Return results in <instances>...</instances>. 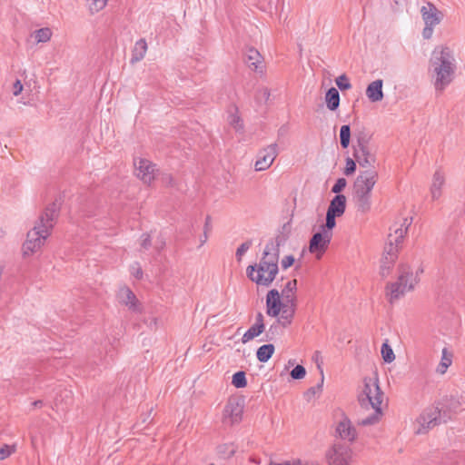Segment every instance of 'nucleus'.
<instances>
[{"instance_id": "e2e57ef3", "label": "nucleus", "mask_w": 465, "mask_h": 465, "mask_svg": "<svg viewBox=\"0 0 465 465\" xmlns=\"http://www.w3.org/2000/svg\"><path fill=\"white\" fill-rule=\"evenodd\" d=\"M289 227V223H284L283 226H282V231H286Z\"/></svg>"}, {"instance_id": "a878e982", "label": "nucleus", "mask_w": 465, "mask_h": 465, "mask_svg": "<svg viewBox=\"0 0 465 465\" xmlns=\"http://www.w3.org/2000/svg\"><path fill=\"white\" fill-rule=\"evenodd\" d=\"M275 347L272 343L260 346L256 351V357L260 362H267L274 353Z\"/></svg>"}, {"instance_id": "a211bd4d", "label": "nucleus", "mask_w": 465, "mask_h": 465, "mask_svg": "<svg viewBox=\"0 0 465 465\" xmlns=\"http://www.w3.org/2000/svg\"><path fill=\"white\" fill-rule=\"evenodd\" d=\"M383 81L381 79H377L371 82L366 88V96L368 99L372 102H380L383 99Z\"/></svg>"}, {"instance_id": "f257e3e1", "label": "nucleus", "mask_w": 465, "mask_h": 465, "mask_svg": "<svg viewBox=\"0 0 465 465\" xmlns=\"http://www.w3.org/2000/svg\"><path fill=\"white\" fill-rule=\"evenodd\" d=\"M287 238V235L281 233L266 244L260 262L246 268V275L250 281L264 287H269L273 282L279 272L280 246Z\"/></svg>"}, {"instance_id": "de8ad7c7", "label": "nucleus", "mask_w": 465, "mask_h": 465, "mask_svg": "<svg viewBox=\"0 0 465 465\" xmlns=\"http://www.w3.org/2000/svg\"><path fill=\"white\" fill-rule=\"evenodd\" d=\"M347 181L345 178H339L337 179L336 183L331 188V192L337 194H340V193L346 187Z\"/></svg>"}, {"instance_id": "4be33fe9", "label": "nucleus", "mask_w": 465, "mask_h": 465, "mask_svg": "<svg viewBox=\"0 0 465 465\" xmlns=\"http://www.w3.org/2000/svg\"><path fill=\"white\" fill-rule=\"evenodd\" d=\"M445 183L444 174L440 171H436L433 174L432 184L430 187L431 197L437 200L441 195V188Z\"/></svg>"}, {"instance_id": "6e6552de", "label": "nucleus", "mask_w": 465, "mask_h": 465, "mask_svg": "<svg viewBox=\"0 0 465 465\" xmlns=\"http://www.w3.org/2000/svg\"><path fill=\"white\" fill-rule=\"evenodd\" d=\"M378 180V173L374 169L361 172L353 183L354 194H371Z\"/></svg>"}, {"instance_id": "f704fd0d", "label": "nucleus", "mask_w": 465, "mask_h": 465, "mask_svg": "<svg viewBox=\"0 0 465 465\" xmlns=\"http://www.w3.org/2000/svg\"><path fill=\"white\" fill-rule=\"evenodd\" d=\"M232 383L237 389H242V388L246 387L247 381H246V374H245V372L242 371L235 372L232 375Z\"/></svg>"}, {"instance_id": "a19ab883", "label": "nucleus", "mask_w": 465, "mask_h": 465, "mask_svg": "<svg viewBox=\"0 0 465 465\" xmlns=\"http://www.w3.org/2000/svg\"><path fill=\"white\" fill-rule=\"evenodd\" d=\"M393 264L394 262H390V260L385 259V257L381 259V263L380 267V274L381 275V277L384 278L390 274Z\"/></svg>"}, {"instance_id": "72a5a7b5", "label": "nucleus", "mask_w": 465, "mask_h": 465, "mask_svg": "<svg viewBox=\"0 0 465 465\" xmlns=\"http://www.w3.org/2000/svg\"><path fill=\"white\" fill-rule=\"evenodd\" d=\"M282 320H276L275 322H273L269 329L267 330L265 333V341H272L274 340L278 335L281 333V323Z\"/></svg>"}, {"instance_id": "49530a36", "label": "nucleus", "mask_w": 465, "mask_h": 465, "mask_svg": "<svg viewBox=\"0 0 465 465\" xmlns=\"http://www.w3.org/2000/svg\"><path fill=\"white\" fill-rule=\"evenodd\" d=\"M229 124L235 129L241 130L242 129V119L236 114H231L229 115Z\"/></svg>"}, {"instance_id": "052dcab7", "label": "nucleus", "mask_w": 465, "mask_h": 465, "mask_svg": "<svg viewBox=\"0 0 465 465\" xmlns=\"http://www.w3.org/2000/svg\"><path fill=\"white\" fill-rule=\"evenodd\" d=\"M32 404H33L34 407H42L43 406V401L38 400V401H35Z\"/></svg>"}, {"instance_id": "603ef678", "label": "nucleus", "mask_w": 465, "mask_h": 465, "mask_svg": "<svg viewBox=\"0 0 465 465\" xmlns=\"http://www.w3.org/2000/svg\"><path fill=\"white\" fill-rule=\"evenodd\" d=\"M22 91H23V84H22L20 80H16L14 83V85H13V94H14V95L15 96L19 95Z\"/></svg>"}, {"instance_id": "864d4df0", "label": "nucleus", "mask_w": 465, "mask_h": 465, "mask_svg": "<svg viewBox=\"0 0 465 465\" xmlns=\"http://www.w3.org/2000/svg\"><path fill=\"white\" fill-rule=\"evenodd\" d=\"M434 25H426L423 29L422 35L425 39H430L432 35Z\"/></svg>"}, {"instance_id": "5701e85b", "label": "nucleus", "mask_w": 465, "mask_h": 465, "mask_svg": "<svg viewBox=\"0 0 465 465\" xmlns=\"http://www.w3.org/2000/svg\"><path fill=\"white\" fill-rule=\"evenodd\" d=\"M371 194H354L353 199L357 212L367 213L371 207Z\"/></svg>"}, {"instance_id": "1a4fd4ad", "label": "nucleus", "mask_w": 465, "mask_h": 465, "mask_svg": "<svg viewBox=\"0 0 465 465\" xmlns=\"http://www.w3.org/2000/svg\"><path fill=\"white\" fill-rule=\"evenodd\" d=\"M243 403L236 398H230L223 413V423L227 426H233L242 419Z\"/></svg>"}, {"instance_id": "c756f323", "label": "nucleus", "mask_w": 465, "mask_h": 465, "mask_svg": "<svg viewBox=\"0 0 465 465\" xmlns=\"http://www.w3.org/2000/svg\"><path fill=\"white\" fill-rule=\"evenodd\" d=\"M371 140V136L364 131H359L356 134V145L353 146L354 149H359L361 152H365V149L369 148V143Z\"/></svg>"}, {"instance_id": "2eb2a0df", "label": "nucleus", "mask_w": 465, "mask_h": 465, "mask_svg": "<svg viewBox=\"0 0 465 465\" xmlns=\"http://www.w3.org/2000/svg\"><path fill=\"white\" fill-rule=\"evenodd\" d=\"M296 305V297L293 295H287L286 301L283 300V305L280 312L281 316L278 317V320H282L281 323L283 328L292 323L295 314Z\"/></svg>"}, {"instance_id": "58836bf2", "label": "nucleus", "mask_w": 465, "mask_h": 465, "mask_svg": "<svg viewBox=\"0 0 465 465\" xmlns=\"http://www.w3.org/2000/svg\"><path fill=\"white\" fill-rule=\"evenodd\" d=\"M335 83L341 91H346L351 88V84L349 78L345 74L336 78Z\"/></svg>"}, {"instance_id": "f03ea898", "label": "nucleus", "mask_w": 465, "mask_h": 465, "mask_svg": "<svg viewBox=\"0 0 465 465\" xmlns=\"http://www.w3.org/2000/svg\"><path fill=\"white\" fill-rule=\"evenodd\" d=\"M60 204L55 201L50 203L38 218L34 228L27 232V239L23 245L25 255H30L36 252L44 244L51 234L58 218Z\"/></svg>"}, {"instance_id": "7ed1b4c3", "label": "nucleus", "mask_w": 465, "mask_h": 465, "mask_svg": "<svg viewBox=\"0 0 465 465\" xmlns=\"http://www.w3.org/2000/svg\"><path fill=\"white\" fill-rule=\"evenodd\" d=\"M383 391L379 386L378 378L365 377L363 379L362 391L358 395V402L362 410H373V412L366 417L359 418V426H371L377 424L382 416L381 403Z\"/></svg>"}, {"instance_id": "aec40b11", "label": "nucleus", "mask_w": 465, "mask_h": 465, "mask_svg": "<svg viewBox=\"0 0 465 465\" xmlns=\"http://www.w3.org/2000/svg\"><path fill=\"white\" fill-rule=\"evenodd\" d=\"M353 156L361 167H370L376 162V157L370 151V148L365 149V152H361L359 149H354Z\"/></svg>"}, {"instance_id": "6ab92c4d", "label": "nucleus", "mask_w": 465, "mask_h": 465, "mask_svg": "<svg viewBox=\"0 0 465 465\" xmlns=\"http://www.w3.org/2000/svg\"><path fill=\"white\" fill-rule=\"evenodd\" d=\"M346 210V197L343 194H336L330 202L328 213L341 216Z\"/></svg>"}, {"instance_id": "2f4dec72", "label": "nucleus", "mask_w": 465, "mask_h": 465, "mask_svg": "<svg viewBox=\"0 0 465 465\" xmlns=\"http://www.w3.org/2000/svg\"><path fill=\"white\" fill-rule=\"evenodd\" d=\"M236 452V448L232 443H223L217 447V453L223 459H230Z\"/></svg>"}, {"instance_id": "e433bc0d", "label": "nucleus", "mask_w": 465, "mask_h": 465, "mask_svg": "<svg viewBox=\"0 0 465 465\" xmlns=\"http://www.w3.org/2000/svg\"><path fill=\"white\" fill-rule=\"evenodd\" d=\"M381 352L385 362L391 363L395 360V354L387 341L381 345Z\"/></svg>"}, {"instance_id": "4468645a", "label": "nucleus", "mask_w": 465, "mask_h": 465, "mask_svg": "<svg viewBox=\"0 0 465 465\" xmlns=\"http://www.w3.org/2000/svg\"><path fill=\"white\" fill-rule=\"evenodd\" d=\"M336 436L341 440L353 442L357 437L356 429L351 424V420L343 415L342 419L338 422L336 426Z\"/></svg>"}, {"instance_id": "0e129e2a", "label": "nucleus", "mask_w": 465, "mask_h": 465, "mask_svg": "<svg viewBox=\"0 0 465 465\" xmlns=\"http://www.w3.org/2000/svg\"><path fill=\"white\" fill-rule=\"evenodd\" d=\"M163 245H164V242H162L161 244H159L158 249H159V250H160V249H162V248L163 247Z\"/></svg>"}, {"instance_id": "5fc2aeb1", "label": "nucleus", "mask_w": 465, "mask_h": 465, "mask_svg": "<svg viewBox=\"0 0 465 465\" xmlns=\"http://www.w3.org/2000/svg\"><path fill=\"white\" fill-rule=\"evenodd\" d=\"M163 182L168 186H173V178L171 174H164L163 176Z\"/></svg>"}, {"instance_id": "bb28decb", "label": "nucleus", "mask_w": 465, "mask_h": 465, "mask_svg": "<svg viewBox=\"0 0 465 465\" xmlns=\"http://www.w3.org/2000/svg\"><path fill=\"white\" fill-rule=\"evenodd\" d=\"M452 352L449 351L447 348H443L441 360L439 366L437 367L438 373L444 374L447 371V369L452 363Z\"/></svg>"}, {"instance_id": "37998d69", "label": "nucleus", "mask_w": 465, "mask_h": 465, "mask_svg": "<svg viewBox=\"0 0 465 465\" xmlns=\"http://www.w3.org/2000/svg\"><path fill=\"white\" fill-rule=\"evenodd\" d=\"M293 380H301L306 375V370L302 365H296L290 373Z\"/></svg>"}, {"instance_id": "c85d7f7f", "label": "nucleus", "mask_w": 465, "mask_h": 465, "mask_svg": "<svg viewBox=\"0 0 465 465\" xmlns=\"http://www.w3.org/2000/svg\"><path fill=\"white\" fill-rule=\"evenodd\" d=\"M122 302L128 306L130 309L135 310L137 299L134 293L129 289L124 288L120 292Z\"/></svg>"}, {"instance_id": "f8f14e48", "label": "nucleus", "mask_w": 465, "mask_h": 465, "mask_svg": "<svg viewBox=\"0 0 465 465\" xmlns=\"http://www.w3.org/2000/svg\"><path fill=\"white\" fill-rule=\"evenodd\" d=\"M331 236V232L326 230L315 232L310 240L309 251L312 253H323L328 248Z\"/></svg>"}, {"instance_id": "680f3d73", "label": "nucleus", "mask_w": 465, "mask_h": 465, "mask_svg": "<svg viewBox=\"0 0 465 465\" xmlns=\"http://www.w3.org/2000/svg\"><path fill=\"white\" fill-rule=\"evenodd\" d=\"M152 411H153V408H151L149 413L143 418V423L146 422L150 419V414H151Z\"/></svg>"}, {"instance_id": "473e14b6", "label": "nucleus", "mask_w": 465, "mask_h": 465, "mask_svg": "<svg viewBox=\"0 0 465 465\" xmlns=\"http://www.w3.org/2000/svg\"><path fill=\"white\" fill-rule=\"evenodd\" d=\"M351 142V127L349 124H344L340 129V143L343 149L349 147Z\"/></svg>"}, {"instance_id": "20e7f679", "label": "nucleus", "mask_w": 465, "mask_h": 465, "mask_svg": "<svg viewBox=\"0 0 465 465\" xmlns=\"http://www.w3.org/2000/svg\"><path fill=\"white\" fill-rule=\"evenodd\" d=\"M432 71L436 76L434 86L442 91L454 77L456 64L452 51L448 46L436 47L430 58Z\"/></svg>"}, {"instance_id": "39448f33", "label": "nucleus", "mask_w": 465, "mask_h": 465, "mask_svg": "<svg viewBox=\"0 0 465 465\" xmlns=\"http://www.w3.org/2000/svg\"><path fill=\"white\" fill-rule=\"evenodd\" d=\"M411 223V221L409 222L408 219L405 218L401 226L394 230V235L391 233L389 234V242L385 246L383 257H385L387 260H390V262H395L398 257L397 253L399 244L401 242L403 237L405 236Z\"/></svg>"}, {"instance_id": "c9c22d12", "label": "nucleus", "mask_w": 465, "mask_h": 465, "mask_svg": "<svg viewBox=\"0 0 465 465\" xmlns=\"http://www.w3.org/2000/svg\"><path fill=\"white\" fill-rule=\"evenodd\" d=\"M52 31L48 27L38 29L35 32V38L37 43H45L50 40Z\"/></svg>"}, {"instance_id": "dca6fc26", "label": "nucleus", "mask_w": 465, "mask_h": 465, "mask_svg": "<svg viewBox=\"0 0 465 465\" xmlns=\"http://www.w3.org/2000/svg\"><path fill=\"white\" fill-rule=\"evenodd\" d=\"M283 301H281V295L278 290L272 289L266 295V313L271 317H278L282 308Z\"/></svg>"}, {"instance_id": "9d476101", "label": "nucleus", "mask_w": 465, "mask_h": 465, "mask_svg": "<svg viewBox=\"0 0 465 465\" xmlns=\"http://www.w3.org/2000/svg\"><path fill=\"white\" fill-rule=\"evenodd\" d=\"M440 411L438 408H430L425 410L417 419L419 428L416 430L417 434L426 433L429 430L439 425L441 420L440 419Z\"/></svg>"}, {"instance_id": "09e8293b", "label": "nucleus", "mask_w": 465, "mask_h": 465, "mask_svg": "<svg viewBox=\"0 0 465 465\" xmlns=\"http://www.w3.org/2000/svg\"><path fill=\"white\" fill-rule=\"evenodd\" d=\"M356 170V163L353 159L348 157L346 159V165L344 169V174L349 176L351 175Z\"/></svg>"}, {"instance_id": "9b49d317", "label": "nucleus", "mask_w": 465, "mask_h": 465, "mask_svg": "<svg viewBox=\"0 0 465 465\" xmlns=\"http://www.w3.org/2000/svg\"><path fill=\"white\" fill-rule=\"evenodd\" d=\"M278 155V144L272 143L257 153V160L254 163L255 171H265L271 167Z\"/></svg>"}, {"instance_id": "423d86ee", "label": "nucleus", "mask_w": 465, "mask_h": 465, "mask_svg": "<svg viewBox=\"0 0 465 465\" xmlns=\"http://www.w3.org/2000/svg\"><path fill=\"white\" fill-rule=\"evenodd\" d=\"M387 289L390 290V292L388 293L390 295L389 301L392 303L395 300H398L401 296L404 295L406 292L413 289L412 272L409 270H402L398 281L388 284Z\"/></svg>"}, {"instance_id": "79ce46f5", "label": "nucleus", "mask_w": 465, "mask_h": 465, "mask_svg": "<svg viewBox=\"0 0 465 465\" xmlns=\"http://www.w3.org/2000/svg\"><path fill=\"white\" fill-rule=\"evenodd\" d=\"M89 8L92 13L99 12L102 10L107 3V0H87Z\"/></svg>"}, {"instance_id": "412c9836", "label": "nucleus", "mask_w": 465, "mask_h": 465, "mask_svg": "<svg viewBox=\"0 0 465 465\" xmlns=\"http://www.w3.org/2000/svg\"><path fill=\"white\" fill-rule=\"evenodd\" d=\"M262 57L261 54L253 47L248 48L246 52V64L253 71H261L262 72Z\"/></svg>"}, {"instance_id": "a18cd8bd", "label": "nucleus", "mask_w": 465, "mask_h": 465, "mask_svg": "<svg viewBox=\"0 0 465 465\" xmlns=\"http://www.w3.org/2000/svg\"><path fill=\"white\" fill-rule=\"evenodd\" d=\"M252 245V242L251 240H248L244 242H242L236 250V258L238 261H241L242 256L251 248Z\"/></svg>"}, {"instance_id": "4c0bfd02", "label": "nucleus", "mask_w": 465, "mask_h": 465, "mask_svg": "<svg viewBox=\"0 0 465 465\" xmlns=\"http://www.w3.org/2000/svg\"><path fill=\"white\" fill-rule=\"evenodd\" d=\"M297 290V280L296 279H293L292 281H289L284 288L282 289V298L284 301H286V296L287 295H293L294 296V292H296Z\"/></svg>"}, {"instance_id": "13d9d810", "label": "nucleus", "mask_w": 465, "mask_h": 465, "mask_svg": "<svg viewBox=\"0 0 465 465\" xmlns=\"http://www.w3.org/2000/svg\"><path fill=\"white\" fill-rule=\"evenodd\" d=\"M292 465H318L317 463L303 462L301 460H295L292 461Z\"/></svg>"}, {"instance_id": "69168bd1", "label": "nucleus", "mask_w": 465, "mask_h": 465, "mask_svg": "<svg viewBox=\"0 0 465 465\" xmlns=\"http://www.w3.org/2000/svg\"><path fill=\"white\" fill-rule=\"evenodd\" d=\"M163 245H164V242H162L161 244H159L158 249H159V250H160V249H162V248L163 247Z\"/></svg>"}, {"instance_id": "cd10ccee", "label": "nucleus", "mask_w": 465, "mask_h": 465, "mask_svg": "<svg viewBox=\"0 0 465 465\" xmlns=\"http://www.w3.org/2000/svg\"><path fill=\"white\" fill-rule=\"evenodd\" d=\"M264 330H265V326H262L261 324H253L242 335V342L247 343L251 340L261 335L264 331Z\"/></svg>"}, {"instance_id": "7c9ffc66", "label": "nucleus", "mask_w": 465, "mask_h": 465, "mask_svg": "<svg viewBox=\"0 0 465 465\" xmlns=\"http://www.w3.org/2000/svg\"><path fill=\"white\" fill-rule=\"evenodd\" d=\"M317 366L318 368L320 369V371H321V381L320 383L317 384V386L315 387H311L309 388L305 392H304V399L307 401H310L312 398L315 397V395L317 393H320L322 391V385H323V381H324V375H323V371L322 369L321 368V365L320 363H317Z\"/></svg>"}, {"instance_id": "c03bdc74", "label": "nucleus", "mask_w": 465, "mask_h": 465, "mask_svg": "<svg viewBox=\"0 0 465 465\" xmlns=\"http://www.w3.org/2000/svg\"><path fill=\"white\" fill-rule=\"evenodd\" d=\"M15 451V445L4 444L0 446V460H5Z\"/></svg>"}, {"instance_id": "b1692460", "label": "nucleus", "mask_w": 465, "mask_h": 465, "mask_svg": "<svg viewBox=\"0 0 465 465\" xmlns=\"http://www.w3.org/2000/svg\"><path fill=\"white\" fill-rule=\"evenodd\" d=\"M146 52H147V43H146L145 39L142 38V39L138 40L134 45V47L132 51V58L130 60L131 64H134L141 61L142 59H143Z\"/></svg>"}, {"instance_id": "393cba45", "label": "nucleus", "mask_w": 465, "mask_h": 465, "mask_svg": "<svg viewBox=\"0 0 465 465\" xmlns=\"http://www.w3.org/2000/svg\"><path fill=\"white\" fill-rule=\"evenodd\" d=\"M325 101L329 110L335 111L340 105V94L334 87H331L325 94Z\"/></svg>"}, {"instance_id": "ddd939ff", "label": "nucleus", "mask_w": 465, "mask_h": 465, "mask_svg": "<svg viewBox=\"0 0 465 465\" xmlns=\"http://www.w3.org/2000/svg\"><path fill=\"white\" fill-rule=\"evenodd\" d=\"M137 171V176L145 183L150 184L155 177L157 171L155 164L147 159H139V162H134Z\"/></svg>"}, {"instance_id": "3c124183", "label": "nucleus", "mask_w": 465, "mask_h": 465, "mask_svg": "<svg viewBox=\"0 0 465 465\" xmlns=\"http://www.w3.org/2000/svg\"><path fill=\"white\" fill-rule=\"evenodd\" d=\"M141 238H142L141 246L143 249L148 250L152 245V239H151L150 234L143 233V234H142Z\"/></svg>"}, {"instance_id": "774afa93", "label": "nucleus", "mask_w": 465, "mask_h": 465, "mask_svg": "<svg viewBox=\"0 0 465 465\" xmlns=\"http://www.w3.org/2000/svg\"><path fill=\"white\" fill-rule=\"evenodd\" d=\"M318 355H319V351H316L315 356L318 357Z\"/></svg>"}, {"instance_id": "bf43d9fd", "label": "nucleus", "mask_w": 465, "mask_h": 465, "mask_svg": "<svg viewBox=\"0 0 465 465\" xmlns=\"http://www.w3.org/2000/svg\"><path fill=\"white\" fill-rule=\"evenodd\" d=\"M134 275L135 276V278H137V279H141V278H142V276H143V271H142V269H141V268H138V269L136 270V272L134 273Z\"/></svg>"}, {"instance_id": "4d7b16f0", "label": "nucleus", "mask_w": 465, "mask_h": 465, "mask_svg": "<svg viewBox=\"0 0 465 465\" xmlns=\"http://www.w3.org/2000/svg\"><path fill=\"white\" fill-rule=\"evenodd\" d=\"M260 94L265 101H268L270 97V90L268 88H262L260 90Z\"/></svg>"}, {"instance_id": "338daca9", "label": "nucleus", "mask_w": 465, "mask_h": 465, "mask_svg": "<svg viewBox=\"0 0 465 465\" xmlns=\"http://www.w3.org/2000/svg\"><path fill=\"white\" fill-rule=\"evenodd\" d=\"M209 220H210V217H209V216H207V218H206V223H205V226H207V225H208V222H209Z\"/></svg>"}, {"instance_id": "0eeeda50", "label": "nucleus", "mask_w": 465, "mask_h": 465, "mask_svg": "<svg viewBox=\"0 0 465 465\" xmlns=\"http://www.w3.org/2000/svg\"><path fill=\"white\" fill-rule=\"evenodd\" d=\"M351 449L350 445L335 442L328 450L326 457L329 465H350L351 460Z\"/></svg>"}, {"instance_id": "8fccbe9b", "label": "nucleus", "mask_w": 465, "mask_h": 465, "mask_svg": "<svg viewBox=\"0 0 465 465\" xmlns=\"http://www.w3.org/2000/svg\"><path fill=\"white\" fill-rule=\"evenodd\" d=\"M295 262V258L293 255H287L284 258H282L281 264L282 267L286 270L289 267L292 266Z\"/></svg>"}, {"instance_id": "6e6d98bb", "label": "nucleus", "mask_w": 465, "mask_h": 465, "mask_svg": "<svg viewBox=\"0 0 465 465\" xmlns=\"http://www.w3.org/2000/svg\"><path fill=\"white\" fill-rule=\"evenodd\" d=\"M254 324H261L262 326H265L264 324V317L262 312H258L255 317V323Z\"/></svg>"}, {"instance_id": "ea45409f", "label": "nucleus", "mask_w": 465, "mask_h": 465, "mask_svg": "<svg viewBox=\"0 0 465 465\" xmlns=\"http://www.w3.org/2000/svg\"><path fill=\"white\" fill-rule=\"evenodd\" d=\"M336 217L340 216L327 212L325 224L322 226V231L326 230L328 232H331L336 225Z\"/></svg>"}, {"instance_id": "f3484780", "label": "nucleus", "mask_w": 465, "mask_h": 465, "mask_svg": "<svg viewBox=\"0 0 465 465\" xmlns=\"http://www.w3.org/2000/svg\"><path fill=\"white\" fill-rule=\"evenodd\" d=\"M420 12L426 25H436L440 24L441 14L432 4L429 3L428 7L422 6Z\"/></svg>"}]
</instances>
